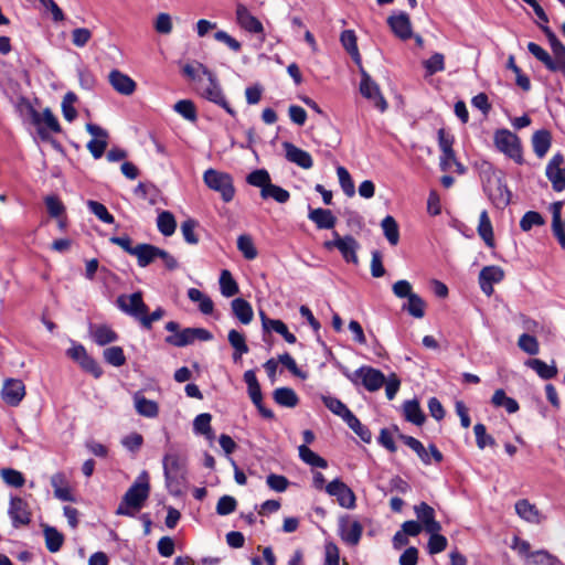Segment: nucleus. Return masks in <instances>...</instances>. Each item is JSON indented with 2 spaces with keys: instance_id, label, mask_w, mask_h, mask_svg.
<instances>
[{
  "instance_id": "obj_1",
  "label": "nucleus",
  "mask_w": 565,
  "mask_h": 565,
  "mask_svg": "<svg viewBox=\"0 0 565 565\" xmlns=\"http://www.w3.org/2000/svg\"><path fill=\"white\" fill-rule=\"evenodd\" d=\"M17 115L35 142H49L54 148L60 147L52 134H60L62 128L50 108H17Z\"/></svg>"
},
{
  "instance_id": "obj_2",
  "label": "nucleus",
  "mask_w": 565,
  "mask_h": 565,
  "mask_svg": "<svg viewBox=\"0 0 565 565\" xmlns=\"http://www.w3.org/2000/svg\"><path fill=\"white\" fill-rule=\"evenodd\" d=\"M186 456L171 447L162 458L166 488L169 493L178 497L186 482Z\"/></svg>"
},
{
  "instance_id": "obj_3",
  "label": "nucleus",
  "mask_w": 565,
  "mask_h": 565,
  "mask_svg": "<svg viewBox=\"0 0 565 565\" xmlns=\"http://www.w3.org/2000/svg\"><path fill=\"white\" fill-rule=\"evenodd\" d=\"M149 493L150 484L148 481V473L142 471V473L124 494L116 510V514L134 518L143 508Z\"/></svg>"
},
{
  "instance_id": "obj_4",
  "label": "nucleus",
  "mask_w": 565,
  "mask_h": 565,
  "mask_svg": "<svg viewBox=\"0 0 565 565\" xmlns=\"http://www.w3.org/2000/svg\"><path fill=\"white\" fill-rule=\"evenodd\" d=\"M203 182L210 190L220 193L225 203L235 196L234 181L230 173L210 168L203 173Z\"/></svg>"
},
{
  "instance_id": "obj_5",
  "label": "nucleus",
  "mask_w": 565,
  "mask_h": 565,
  "mask_svg": "<svg viewBox=\"0 0 565 565\" xmlns=\"http://www.w3.org/2000/svg\"><path fill=\"white\" fill-rule=\"evenodd\" d=\"M494 145L497 149L503 152L507 157L514 160L516 163L522 164V149L516 135L508 129H499L494 134Z\"/></svg>"
},
{
  "instance_id": "obj_6",
  "label": "nucleus",
  "mask_w": 565,
  "mask_h": 565,
  "mask_svg": "<svg viewBox=\"0 0 565 565\" xmlns=\"http://www.w3.org/2000/svg\"><path fill=\"white\" fill-rule=\"evenodd\" d=\"M348 379L354 384H362L369 392L379 391L385 383L384 374L371 366H361Z\"/></svg>"
},
{
  "instance_id": "obj_7",
  "label": "nucleus",
  "mask_w": 565,
  "mask_h": 565,
  "mask_svg": "<svg viewBox=\"0 0 565 565\" xmlns=\"http://www.w3.org/2000/svg\"><path fill=\"white\" fill-rule=\"evenodd\" d=\"M117 308L139 321L142 313L149 311L148 306L145 303L141 291H136L131 295H120L116 299Z\"/></svg>"
},
{
  "instance_id": "obj_8",
  "label": "nucleus",
  "mask_w": 565,
  "mask_h": 565,
  "mask_svg": "<svg viewBox=\"0 0 565 565\" xmlns=\"http://www.w3.org/2000/svg\"><path fill=\"white\" fill-rule=\"evenodd\" d=\"M332 235L334 239L326 242L324 247L327 249L337 248L345 262L358 264L356 250L359 248V243L356 239L351 235L342 237L335 231L332 233Z\"/></svg>"
},
{
  "instance_id": "obj_9",
  "label": "nucleus",
  "mask_w": 565,
  "mask_h": 565,
  "mask_svg": "<svg viewBox=\"0 0 565 565\" xmlns=\"http://www.w3.org/2000/svg\"><path fill=\"white\" fill-rule=\"evenodd\" d=\"M338 532L348 546H356L363 534V525L350 515H343L338 522Z\"/></svg>"
},
{
  "instance_id": "obj_10",
  "label": "nucleus",
  "mask_w": 565,
  "mask_h": 565,
  "mask_svg": "<svg viewBox=\"0 0 565 565\" xmlns=\"http://www.w3.org/2000/svg\"><path fill=\"white\" fill-rule=\"evenodd\" d=\"M545 175L555 192L565 190V160L562 153L554 154L546 164Z\"/></svg>"
},
{
  "instance_id": "obj_11",
  "label": "nucleus",
  "mask_w": 565,
  "mask_h": 565,
  "mask_svg": "<svg viewBox=\"0 0 565 565\" xmlns=\"http://www.w3.org/2000/svg\"><path fill=\"white\" fill-rule=\"evenodd\" d=\"M484 191L498 209L503 210L511 202V192L501 177H494L492 180H489Z\"/></svg>"
},
{
  "instance_id": "obj_12",
  "label": "nucleus",
  "mask_w": 565,
  "mask_h": 565,
  "mask_svg": "<svg viewBox=\"0 0 565 565\" xmlns=\"http://www.w3.org/2000/svg\"><path fill=\"white\" fill-rule=\"evenodd\" d=\"M326 492L330 497H334L339 505L344 509H354L356 505V498L352 489L338 478L326 486Z\"/></svg>"
},
{
  "instance_id": "obj_13",
  "label": "nucleus",
  "mask_w": 565,
  "mask_h": 565,
  "mask_svg": "<svg viewBox=\"0 0 565 565\" xmlns=\"http://www.w3.org/2000/svg\"><path fill=\"white\" fill-rule=\"evenodd\" d=\"M8 514L14 527L28 525L31 522L29 504L20 497H11Z\"/></svg>"
},
{
  "instance_id": "obj_14",
  "label": "nucleus",
  "mask_w": 565,
  "mask_h": 565,
  "mask_svg": "<svg viewBox=\"0 0 565 565\" xmlns=\"http://www.w3.org/2000/svg\"><path fill=\"white\" fill-rule=\"evenodd\" d=\"M25 395V386L21 380L8 379L4 381L1 397L10 406H18Z\"/></svg>"
},
{
  "instance_id": "obj_15",
  "label": "nucleus",
  "mask_w": 565,
  "mask_h": 565,
  "mask_svg": "<svg viewBox=\"0 0 565 565\" xmlns=\"http://www.w3.org/2000/svg\"><path fill=\"white\" fill-rule=\"evenodd\" d=\"M504 278V271L499 266H486L479 274V285L481 290L487 295L493 294V285L500 282Z\"/></svg>"
},
{
  "instance_id": "obj_16",
  "label": "nucleus",
  "mask_w": 565,
  "mask_h": 565,
  "mask_svg": "<svg viewBox=\"0 0 565 565\" xmlns=\"http://www.w3.org/2000/svg\"><path fill=\"white\" fill-rule=\"evenodd\" d=\"M235 13L236 22L242 29L249 33H264V26L262 22L256 17H254L244 4H237Z\"/></svg>"
},
{
  "instance_id": "obj_17",
  "label": "nucleus",
  "mask_w": 565,
  "mask_h": 565,
  "mask_svg": "<svg viewBox=\"0 0 565 565\" xmlns=\"http://www.w3.org/2000/svg\"><path fill=\"white\" fill-rule=\"evenodd\" d=\"M414 511L427 533L439 532L441 530L440 523L435 520V510L426 502H420L415 505Z\"/></svg>"
},
{
  "instance_id": "obj_18",
  "label": "nucleus",
  "mask_w": 565,
  "mask_h": 565,
  "mask_svg": "<svg viewBox=\"0 0 565 565\" xmlns=\"http://www.w3.org/2000/svg\"><path fill=\"white\" fill-rule=\"evenodd\" d=\"M387 23L397 38L404 41L411 39L413 34L412 23L407 13L393 14L388 17Z\"/></svg>"
},
{
  "instance_id": "obj_19",
  "label": "nucleus",
  "mask_w": 565,
  "mask_h": 565,
  "mask_svg": "<svg viewBox=\"0 0 565 565\" xmlns=\"http://www.w3.org/2000/svg\"><path fill=\"white\" fill-rule=\"evenodd\" d=\"M284 148L286 151V159L289 162L296 163L302 169H310L313 166V160L309 152L296 147L290 142H285Z\"/></svg>"
},
{
  "instance_id": "obj_20",
  "label": "nucleus",
  "mask_w": 565,
  "mask_h": 565,
  "mask_svg": "<svg viewBox=\"0 0 565 565\" xmlns=\"http://www.w3.org/2000/svg\"><path fill=\"white\" fill-rule=\"evenodd\" d=\"M109 83L120 94L130 95L136 89L135 81L118 70H114L108 75Z\"/></svg>"
},
{
  "instance_id": "obj_21",
  "label": "nucleus",
  "mask_w": 565,
  "mask_h": 565,
  "mask_svg": "<svg viewBox=\"0 0 565 565\" xmlns=\"http://www.w3.org/2000/svg\"><path fill=\"white\" fill-rule=\"evenodd\" d=\"M260 318H262V324H263V329L265 331H275L277 332L278 334H280L286 342L290 343V344H294L296 343L297 341V338L294 333L289 332L287 326L285 324V322H282L281 320H278V319H269L266 317V315L260 311Z\"/></svg>"
},
{
  "instance_id": "obj_22",
  "label": "nucleus",
  "mask_w": 565,
  "mask_h": 565,
  "mask_svg": "<svg viewBox=\"0 0 565 565\" xmlns=\"http://www.w3.org/2000/svg\"><path fill=\"white\" fill-rule=\"evenodd\" d=\"M515 512L524 521L533 524H540L542 514L537 508L526 499H521L515 502Z\"/></svg>"
},
{
  "instance_id": "obj_23",
  "label": "nucleus",
  "mask_w": 565,
  "mask_h": 565,
  "mask_svg": "<svg viewBox=\"0 0 565 565\" xmlns=\"http://www.w3.org/2000/svg\"><path fill=\"white\" fill-rule=\"evenodd\" d=\"M204 81H206V85L202 87V95L211 103L220 106H226L222 89L217 84L214 74L211 72L210 76H206Z\"/></svg>"
},
{
  "instance_id": "obj_24",
  "label": "nucleus",
  "mask_w": 565,
  "mask_h": 565,
  "mask_svg": "<svg viewBox=\"0 0 565 565\" xmlns=\"http://www.w3.org/2000/svg\"><path fill=\"white\" fill-rule=\"evenodd\" d=\"M308 217L321 230H331L337 223V217L332 212L321 207L310 209Z\"/></svg>"
},
{
  "instance_id": "obj_25",
  "label": "nucleus",
  "mask_w": 565,
  "mask_h": 565,
  "mask_svg": "<svg viewBox=\"0 0 565 565\" xmlns=\"http://www.w3.org/2000/svg\"><path fill=\"white\" fill-rule=\"evenodd\" d=\"M134 404L136 412L145 417L148 418H154L158 416L159 413V406L158 404L146 398L140 392H137L134 395Z\"/></svg>"
},
{
  "instance_id": "obj_26",
  "label": "nucleus",
  "mask_w": 565,
  "mask_h": 565,
  "mask_svg": "<svg viewBox=\"0 0 565 565\" xmlns=\"http://www.w3.org/2000/svg\"><path fill=\"white\" fill-rule=\"evenodd\" d=\"M231 309L233 316L239 320L243 324H248L252 322L254 317V311L250 306V303L243 299V298H236L232 300L231 302Z\"/></svg>"
},
{
  "instance_id": "obj_27",
  "label": "nucleus",
  "mask_w": 565,
  "mask_h": 565,
  "mask_svg": "<svg viewBox=\"0 0 565 565\" xmlns=\"http://www.w3.org/2000/svg\"><path fill=\"white\" fill-rule=\"evenodd\" d=\"M160 253V248L151 245L141 243L136 245V250L134 256L137 257L138 265L140 267H147L150 265L156 258H158V254Z\"/></svg>"
},
{
  "instance_id": "obj_28",
  "label": "nucleus",
  "mask_w": 565,
  "mask_h": 565,
  "mask_svg": "<svg viewBox=\"0 0 565 565\" xmlns=\"http://www.w3.org/2000/svg\"><path fill=\"white\" fill-rule=\"evenodd\" d=\"M403 411L405 419L417 426H420L425 422V415L419 406L417 399H408L403 404Z\"/></svg>"
},
{
  "instance_id": "obj_29",
  "label": "nucleus",
  "mask_w": 565,
  "mask_h": 565,
  "mask_svg": "<svg viewBox=\"0 0 565 565\" xmlns=\"http://www.w3.org/2000/svg\"><path fill=\"white\" fill-rule=\"evenodd\" d=\"M92 337L97 345L104 347L118 340V334L108 326L99 324L92 329Z\"/></svg>"
},
{
  "instance_id": "obj_30",
  "label": "nucleus",
  "mask_w": 565,
  "mask_h": 565,
  "mask_svg": "<svg viewBox=\"0 0 565 565\" xmlns=\"http://www.w3.org/2000/svg\"><path fill=\"white\" fill-rule=\"evenodd\" d=\"M525 365L535 371L543 380H551L557 375L555 362L548 365L540 359H530L525 362Z\"/></svg>"
},
{
  "instance_id": "obj_31",
  "label": "nucleus",
  "mask_w": 565,
  "mask_h": 565,
  "mask_svg": "<svg viewBox=\"0 0 565 565\" xmlns=\"http://www.w3.org/2000/svg\"><path fill=\"white\" fill-rule=\"evenodd\" d=\"M340 42L352 60L361 65V55L356 44V35L352 30H344L340 35Z\"/></svg>"
},
{
  "instance_id": "obj_32",
  "label": "nucleus",
  "mask_w": 565,
  "mask_h": 565,
  "mask_svg": "<svg viewBox=\"0 0 565 565\" xmlns=\"http://www.w3.org/2000/svg\"><path fill=\"white\" fill-rule=\"evenodd\" d=\"M274 401L284 407H296L299 403V398L296 392L290 387H278L273 393Z\"/></svg>"
},
{
  "instance_id": "obj_33",
  "label": "nucleus",
  "mask_w": 565,
  "mask_h": 565,
  "mask_svg": "<svg viewBox=\"0 0 565 565\" xmlns=\"http://www.w3.org/2000/svg\"><path fill=\"white\" fill-rule=\"evenodd\" d=\"M532 145L535 154L543 158L551 147V135L547 130H537L532 137Z\"/></svg>"
},
{
  "instance_id": "obj_34",
  "label": "nucleus",
  "mask_w": 565,
  "mask_h": 565,
  "mask_svg": "<svg viewBox=\"0 0 565 565\" xmlns=\"http://www.w3.org/2000/svg\"><path fill=\"white\" fill-rule=\"evenodd\" d=\"M222 296L230 298L239 292V288L232 274L227 269H223L218 279Z\"/></svg>"
},
{
  "instance_id": "obj_35",
  "label": "nucleus",
  "mask_w": 565,
  "mask_h": 565,
  "mask_svg": "<svg viewBox=\"0 0 565 565\" xmlns=\"http://www.w3.org/2000/svg\"><path fill=\"white\" fill-rule=\"evenodd\" d=\"M322 402L330 412L341 417L344 423L353 414L343 402L334 396H322Z\"/></svg>"
},
{
  "instance_id": "obj_36",
  "label": "nucleus",
  "mask_w": 565,
  "mask_h": 565,
  "mask_svg": "<svg viewBox=\"0 0 565 565\" xmlns=\"http://www.w3.org/2000/svg\"><path fill=\"white\" fill-rule=\"evenodd\" d=\"M381 226H382L384 236L386 237L388 243L392 246L397 245L399 242V230H398V224L395 221V218L391 215H386L382 220Z\"/></svg>"
},
{
  "instance_id": "obj_37",
  "label": "nucleus",
  "mask_w": 565,
  "mask_h": 565,
  "mask_svg": "<svg viewBox=\"0 0 565 565\" xmlns=\"http://www.w3.org/2000/svg\"><path fill=\"white\" fill-rule=\"evenodd\" d=\"M298 452L300 459L311 467H317L321 469H326L328 467V462L324 458L320 457L318 454L312 451L308 446L300 445L298 447Z\"/></svg>"
},
{
  "instance_id": "obj_38",
  "label": "nucleus",
  "mask_w": 565,
  "mask_h": 565,
  "mask_svg": "<svg viewBox=\"0 0 565 565\" xmlns=\"http://www.w3.org/2000/svg\"><path fill=\"white\" fill-rule=\"evenodd\" d=\"M491 403L497 407H504L505 411L510 414L518 412L520 408L519 403L514 398L507 396L502 388H499L494 392L491 398Z\"/></svg>"
},
{
  "instance_id": "obj_39",
  "label": "nucleus",
  "mask_w": 565,
  "mask_h": 565,
  "mask_svg": "<svg viewBox=\"0 0 565 565\" xmlns=\"http://www.w3.org/2000/svg\"><path fill=\"white\" fill-rule=\"evenodd\" d=\"M157 226L163 236H171L177 228V222L173 214L169 211H162L157 217Z\"/></svg>"
},
{
  "instance_id": "obj_40",
  "label": "nucleus",
  "mask_w": 565,
  "mask_h": 565,
  "mask_svg": "<svg viewBox=\"0 0 565 565\" xmlns=\"http://www.w3.org/2000/svg\"><path fill=\"white\" fill-rule=\"evenodd\" d=\"M426 303L423 298L414 294L407 299V303L403 305V310L407 311L412 317L420 319L425 316Z\"/></svg>"
},
{
  "instance_id": "obj_41",
  "label": "nucleus",
  "mask_w": 565,
  "mask_h": 565,
  "mask_svg": "<svg viewBox=\"0 0 565 565\" xmlns=\"http://www.w3.org/2000/svg\"><path fill=\"white\" fill-rule=\"evenodd\" d=\"M44 537L46 548L51 553H56L61 550L64 542V536L55 527L46 526L44 529Z\"/></svg>"
},
{
  "instance_id": "obj_42",
  "label": "nucleus",
  "mask_w": 565,
  "mask_h": 565,
  "mask_svg": "<svg viewBox=\"0 0 565 565\" xmlns=\"http://www.w3.org/2000/svg\"><path fill=\"white\" fill-rule=\"evenodd\" d=\"M212 416L209 413L198 415L193 420V431L198 435H204L206 438L212 439L213 433L211 428Z\"/></svg>"
},
{
  "instance_id": "obj_43",
  "label": "nucleus",
  "mask_w": 565,
  "mask_h": 565,
  "mask_svg": "<svg viewBox=\"0 0 565 565\" xmlns=\"http://www.w3.org/2000/svg\"><path fill=\"white\" fill-rule=\"evenodd\" d=\"M183 74L192 81L203 82L206 76H210L209 71L202 63L194 62L186 64L182 68Z\"/></svg>"
},
{
  "instance_id": "obj_44",
  "label": "nucleus",
  "mask_w": 565,
  "mask_h": 565,
  "mask_svg": "<svg viewBox=\"0 0 565 565\" xmlns=\"http://www.w3.org/2000/svg\"><path fill=\"white\" fill-rule=\"evenodd\" d=\"M260 195L265 200L271 198L278 203H286L290 199V194L287 190L273 184L271 182L267 188H264L263 191H260Z\"/></svg>"
},
{
  "instance_id": "obj_45",
  "label": "nucleus",
  "mask_w": 565,
  "mask_h": 565,
  "mask_svg": "<svg viewBox=\"0 0 565 565\" xmlns=\"http://www.w3.org/2000/svg\"><path fill=\"white\" fill-rule=\"evenodd\" d=\"M193 330L192 328H185L179 330L177 333L168 335L166 342L177 348H183L193 343Z\"/></svg>"
},
{
  "instance_id": "obj_46",
  "label": "nucleus",
  "mask_w": 565,
  "mask_h": 565,
  "mask_svg": "<svg viewBox=\"0 0 565 565\" xmlns=\"http://www.w3.org/2000/svg\"><path fill=\"white\" fill-rule=\"evenodd\" d=\"M477 447L483 450L486 447H493L497 445L495 439L487 434V428L483 424L478 423L473 426Z\"/></svg>"
},
{
  "instance_id": "obj_47",
  "label": "nucleus",
  "mask_w": 565,
  "mask_h": 565,
  "mask_svg": "<svg viewBox=\"0 0 565 565\" xmlns=\"http://www.w3.org/2000/svg\"><path fill=\"white\" fill-rule=\"evenodd\" d=\"M478 233L488 246L493 245V231L487 211H482L480 214Z\"/></svg>"
},
{
  "instance_id": "obj_48",
  "label": "nucleus",
  "mask_w": 565,
  "mask_h": 565,
  "mask_svg": "<svg viewBox=\"0 0 565 565\" xmlns=\"http://www.w3.org/2000/svg\"><path fill=\"white\" fill-rule=\"evenodd\" d=\"M104 360L116 367L122 366L126 363V356L121 347H110L103 352Z\"/></svg>"
},
{
  "instance_id": "obj_49",
  "label": "nucleus",
  "mask_w": 565,
  "mask_h": 565,
  "mask_svg": "<svg viewBox=\"0 0 565 565\" xmlns=\"http://www.w3.org/2000/svg\"><path fill=\"white\" fill-rule=\"evenodd\" d=\"M401 438L403 439L406 446H408L412 450H414L417 454V456L425 465H430L429 452L418 439L405 435H402Z\"/></svg>"
},
{
  "instance_id": "obj_50",
  "label": "nucleus",
  "mask_w": 565,
  "mask_h": 565,
  "mask_svg": "<svg viewBox=\"0 0 565 565\" xmlns=\"http://www.w3.org/2000/svg\"><path fill=\"white\" fill-rule=\"evenodd\" d=\"M0 476L3 482L10 487L21 488L25 482L23 473L13 468L1 469Z\"/></svg>"
},
{
  "instance_id": "obj_51",
  "label": "nucleus",
  "mask_w": 565,
  "mask_h": 565,
  "mask_svg": "<svg viewBox=\"0 0 565 565\" xmlns=\"http://www.w3.org/2000/svg\"><path fill=\"white\" fill-rule=\"evenodd\" d=\"M87 207L92 214L99 218L103 223L113 224L115 222L114 216L108 212L107 207L97 201H87Z\"/></svg>"
},
{
  "instance_id": "obj_52",
  "label": "nucleus",
  "mask_w": 565,
  "mask_h": 565,
  "mask_svg": "<svg viewBox=\"0 0 565 565\" xmlns=\"http://www.w3.org/2000/svg\"><path fill=\"white\" fill-rule=\"evenodd\" d=\"M246 181L248 184L253 186L260 188V191H263L264 188H267L269 185L270 175L267 170L265 169H257L252 171L247 177Z\"/></svg>"
},
{
  "instance_id": "obj_53",
  "label": "nucleus",
  "mask_w": 565,
  "mask_h": 565,
  "mask_svg": "<svg viewBox=\"0 0 565 565\" xmlns=\"http://www.w3.org/2000/svg\"><path fill=\"white\" fill-rule=\"evenodd\" d=\"M237 248L248 260H253L257 257V249L253 243V239L248 235H239L237 238Z\"/></svg>"
},
{
  "instance_id": "obj_54",
  "label": "nucleus",
  "mask_w": 565,
  "mask_h": 565,
  "mask_svg": "<svg viewBox=\"0 0 565 565\" xmlns=\"http://www.w3.org/2000/svg\"><path fill=\"white\" fill-rule=\"evenodd\" d=\"M544 223L545 220L539 212L529 211L522 216L520 221V227L522 231L529 232L533 228V226H542Z\"/></svg>"
},
{
  "instance_id": "obj_55",
  "label": "nucleus",
  "mask_w": 565,
  "mask_h": 565,
  "mask_svg": "<svg viewBox=\"0 0 565 565\" xmlns=\"http://www.w3.org/2000/svg\"><path fill=\"white\" fill-rule=\"evenodd\" d=\"M337 174L339 178V183L344 194L350 198L353 196L355 194V188L349 171L344 167L339 166L337 168Z\"/></svg>"
},
{
  "instance_id": "obj_56",
  "label": "nucleus",
  "mask_w": 565,
  "mask_h": 565,
  "mask_svg": "<svg viewBox=\"0 0 565 565\" xmlns=\"http://www.w3.org/2000/svg\"><path fill=\"white\" fill-rule=\"evenodd\" d=\"M345 424L364 441L370 443L372 439L371 430L364 426L359 418L352 414Z\"/></svg>"
},
{
  "instance_id": "obj_57",
  "label": "nucleus",
  "mask_w": 565,
  "mask_h": 565,
  "mask_svg": "<svg viewBox=\"0 0 565 565\" xmlns=\"http://www.w3.org/2000/svg\"><path fill=\"white\" fill-rule=\"evenodd\" d=\"M519 348L530 354L536 355L540 352V345L535 337L529 333H522L518 340Z\"/></svg>"
},
{
  "instance_id": "obj_58",
  "label": "nucleus",
  "mask_w": 565,
  "mask_h": 565,
  "mask_svg": "<svg viewBox=\"0 0 565 565\" xmlns=\"http://www.w3.org/2000/svg\"><path fill=\"white\" fill-rule=\"evenodd\" d=\"M198 226V222L193 218H188L181 224V233L184 241L188 244L196 245L199 243V237L195 234V228Z\"/></svg>"
},
{
  "instance_id": "obj_59",
  "label": "nucleus",
  "mask_w": 565,
  "mask_h": 565,
  "mask_svg": "<svg viewBox=\"0 0 565 565\" xmlns=\"http://www.w3.org/2000/svg\"><path fill=\"white\" fill-rule=\"evenodd\" d=\"M153 28L159 34H170L173 29L171 15L166 12L159 13L153 22Z\"/></svg>"
},
{
  "instance_id": "obj_60",
  "label": "nucleus",
  "mask_w": 565,
  "mask_h": 565,
  "mask_svg": "<svg viewBox=\"0 0 565 565\" xmlns=\"http://www.w3.org/2000/svg\"><path fill=\"white\" fill-rule=\"evenodd\" d=\"M427 75H433L437 72H441L445 68V58L440 53H435L428 60L424 62Z\"/></svg>"
},
{
  "instance_id": "obj_61",
  "label": "nucleus",
  "mask_w": 565,
  "mask_h": 565,
  "mask_svg": "<svg viewBox=\"0 0 565 565\" xmlns=\"http://www.w3.org/2000/svg\"><path fill=\"white\" fill-rule=\"evenodd\" d=\"M237 501L234 497L223 495L216 504V513L218 515H228L236 510Z\"/></svg>"
},
{
  "instance_id": "obj_62",
  "label": "nucleus",
  "mask_w": 565,
  "mask_h": 565,
  "mask_svg": "<svg viewBox=\"0 0 565 565\" xmlns=\"http://www.w3.org/2000/svg\"><path fill=\"white\" fill-rule=\"evenodd\" d=\"M360 92L363 96L373 99L379 95V88L371 77L362 72V79L360 84Z\"/></svg>"
},
{
  "instance_id": "obj_63",
  "label": "nucleus",
  "mask_w": 565,
  "mask_h": 565,
  "mask_svg": "<svg viewBox=\"0 0 565 565\" xmlns=\"http://www.w3.org/2000/svg\"><path fill=\"white\" fill-rule=\"evenodd\" d=\"M557 562L558 561L555 556L545 550H541L531 554L529 565H555Z\"/></svg>"
},
{
  "instance_id": "obj_64",
  "label": "nucleus",
  "mask_w": 565,
  "mask_h": 565,
  "mask_svg": "<svg viewBox=\"0 0 565 565\" xmlns=\"http://www.w3.org/2000/svg\"><path fill=\"white\" fill-rule=\"evenodd\" d=\"M47 212L52 217H58L65 212V206L56 195H49L44 200Z\"/></svg>"
}]
</instances>
